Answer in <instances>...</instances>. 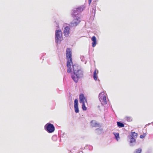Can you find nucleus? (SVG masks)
Returning <instances> with one entry per match:
<instances>
[{
  "label": "nucleus",
  "instance_id": "1",
  "mask_svg": "<svg viewBox=\"0 0 153 153\" xmlns=\"http://www.w3.org/2000/svg\"><path fill=\"white\" fill-rule=\"evenodd\" d=\"M71 52L70 48H67L66 51V57L67 60V67L68 73H71V77L75 83H77L79 79L82 78L84 76V72L82 68L78 65H73L72 60Z\"/></svg>",
  "mask_w": 153,
  "mask_h": 153
},
{
  "label": "nucleus",
  "instance_id": "2",
  "mask_svg": "<svg viewBox=\"0 0 153 153\" xmlns=\"http://www.w3.org/2000/svg\"><path fill=\"white\" fill-rule=\"evenodd\" d=\"M83 9V7H80L73 10L71 15L74 19L69 25L71 27H76L79 23L81 21L79 13L82 11Z\"/></svg>",
  "mask_w": 153,
  "mask_h": 153
},
{
  "label": "nucleus",
  "instance_id": "3",
  "mask_svg": "<svg viewBox=\"0 0 153 153\" xmlns=\"http://www.w3.org/2000/svg\"><path fill=\"white\" fill-rule=\"evenodd\" d=\"M56 42L57 44H60L62 40V32L60 30H56L55 34Z\"/></svg>",
  "mask_w": 153,
  "mask_h": 153
},
{
  "label": "nucleus",
  "instance_id": "4",
  "mask_svg": "<svg viewBox=\"0 0 153 153\" xmlns=\"http://www.w3.org/2000/svg\"><path fill=\"white\" fill-rule=\"evenodd\" d=\"M45 129L49 133L53 132L55 130L54 125L50 123H47L44 126Z\"/></svg>",
  "mask_w": 153,
  "mask_h": 153
},
{
  "label": "nucleus",
  "instance_id": "5",
  "mask_svg": "<svg viewBox=\"0 0 153 153\" xmlns=\"http://www.w3.org/2000/svg\"><path fill=\"white\" fill-rule=\"evenodd\" d=\"M99 98L102 105H104L107 104L106 97L104 94V92H102L99 94Z\"/></svg>",
  "mask_w": 153,
  "mask_h": 153
},
{
  "label": "nucleus",
  "instance_id": "6",
  "mask_svg": "<svg viewBox=\"0 0 153 153\" xmlns=\"http://www.w3.org/2000/svg\"><path fill=\"white\" fill-rule=\"evenodd\" d=\"M79 102L82 104L85 103V102H87V100L85 97L84 95L82 94H81L79 96Z\"/></svg>",
  "mask_w": 153,
  "mask_h": 153
},
{
  "label": "nucleus",
  "instance_id": "7",
  "mask_svg": "<svg viewBox=\"0 0 153 153\" xmlns=\"http://www.w3.org/2000/svg\"><path fill=\"white\" fill-rule=\"evenodd\" d=\"M129 140V144L131 146H133L135 145L136 140L134 138L131 137H128Z\"/></svg>",
  "mask_w": 153,
  "mask_h": 153
},
{
  "label": "nucleus",
  "instance_id": "8",
  "mask_svg": "<svg viewBox=\"0 0 153 153\" xmlns=\"http://www.w3.org/2000/svg\"><path fill=\"white\" fill-rule=\"evenodd\" d=\"M74 108L75 111L76 113L79 112L78 107V100L77 99H75L74 101Z\"/></svg>",
  "mask_w": 153,
  "mask_h": 153
},
{
  "label": "nucleus",
  "instance_id": "9",
  "mask_svg": "<svg viewBox=\"0 0 153 153\" xmlns=\"http://www.w3.org/2000/svg\"><path fill=\"white\" fill-rule=\"evenodd\" d=\"M69 30V27L68 26H66L64 28V33L65 36L68 37V36L70 33Z\"/></svg>",
  "mask_w": 153,
  "mask_h": 153
},
{
  "label": "nucleus",
  "instance_id": "10",
  "mask_svg": "<svg viewBox=\"0 0 153 153\" xmlns=\"http://www.w3.org/2000/svg\"><path fill=\"white\" fill-rule=\"evenodd\" d=\"M91 124L92 127H99L101 126L95 120L91 121Z\"/></svg>",
  "mask_w": 153,
  "mask_h": 153
},
{
  "label": "nucleus",
  "instance_id": "11",
  "mask_svg": "<svg viewBox=\"0 0 153 153\" xmlns=\"http://www.w3.org/2000/svg\"><path fill=\"white\" fill-rule=\"evenodd\" d=\"M91 40L93 41L92 46L93 47H95L96 45V38L95 36H93L91 38Z\"/></svg>",
  "mask_w": 153,
  "mask_h": 153
},
{
  "label": "nucleus",
  "instance_id": "12",
  "mask_svg": "<svg viewBox=\"0 0 153 153\" xmlns=\"http://www.w3.org/2000/svg\"><path fill=\"white\" fill-rule=\"evenodd\" d=\"M137 134L135 132H132L130 135L128 136V137H133V138H136L137 137Z\"/></svg>",
  "mask_w": 153,
  "mask_h": 153
},
{
  "label": "nucleus",
  "instance_id": "13",
  "mask_svg": "<svg viewBox=\"0 0 153 153\" xmlns=\"http://www.w3.org/2000/svg\"><path fill=\"white\" fill-rule=\"evenodd\" d=\"M98 71L97 69H96L93 73V78L96 81L97 80V75L98 74Z\"/></svg>",
  "mask_w": 153,
  "mask_h": 153
},
{
  "label": "nucleus",
  "instance_id": "14",
  "mask_svg": "<svg viewBox=\"0 0 153 153\" xmlns=\"http://www.w3.org/2000/svg\"><path fill=\"white\" fill-rule=\"evenodd\" d=\"M103 129L101 128H97L95 130V132L98 134H100L102 133Z\"/></svg>",
  "mask_w": 153,
  "mask_h": 153
},
{
  "label": "nucleus",
  "instance_id": "15",
  "mask_svg": "<svg viewBox=\"0 0 153 153\" xmlns=\"http://www.w3.org/2000/svg\"><path fill=\"white\" fill-rule=\"evenodd\" d=\"M124 119L128 122H131L132 121V118L131 117L126 116L125 117Z\"/></svg>",
  "mask_w": 153,
  "mask_h": 153
},
{
  "label": "nucleus",
  "instance_id": "16",
  "mask_svg": "<svg viewBox=\"0 0 153 153\" xmlns=\"http://www.w3.org/2000/svg\"><path fill=\"white\" fill-rule=\"evenodd\" d=\"M113 134L114 135L116 140L117 141H118L120 139L119 133H118L114 132Z\"/></svg>",
  "mask_w": 153,
  "mask_h": 153
},
{
  "label": "nucleus",
  "instance_id": "17",
  "mask_svg": "<svg viewBox=\"0 0 153 153\" xmlns=\"http://www.w3.org/2000/svg\"><path fill=\"white\" fill-rule=\"evenodd\" d=\"M142 150L141 148L136 149L133 153H141Z\"/></svg>",
  "mask_w": 153,
  "mask_h": 153
},
{
  "label": "nucleus",
  "instance_id": "18",
  "mask_svg": "<svg viewBox=\"0 0 153 153\" xmlns=\"http://www.w3.org/2000/svg\"><path fill=\"white\" fill-rule=\"evenodd\" d=\"M117 126L119 127H123L124 126V124L120 122H117Z\"/></svg>",
  "mask_w": 153,
  "mask_h": 153
},
{
  "label": "nucleus",
  "instance_id": "19",
  "mask_svg": "<svg viewBox=\"0 0 153 153\" xmlns=\"http://www.w3.org/2000/svg\"><path fill=\"white\" fill-rule=\"evenodd\" d=\"M82 108L83 110L86 111L87 110V108L85 106V103H82Z\"/></svg>",
  "mask_w": 153,
  "mask_h": 153
},
{
  "label": "nucleus",
  "instance_id": "20",
  "mask_svg": "<svg viewBox=\"0 0 153 153\" xmlns=\"http://www.w3.org/2000/svg\"><path fill=\"white\" fill-rule=\"evenodd\" d=\"M146 136V134L145 133H144L143 134H141L140 136V138H143L145 137Z\"/></svg>",
  "mask_w": 153,
  "mask_h": 153
},
{
  "label": "nucleus",
  "instance_id": "21",
  "mask_svg": "<svg viewBox=\"0 0 153 153\" xmlns=\"http://www.w3.org/2000/svg\"><path fill=\"white\" fill-rule=\"evenodd\" d=\"M66 134L64 133L63 134H62L61 136V137L62 138H65V137L66 136Z\"/></svg>",
  "mask_w": 153,
  "mask_h": 153
},
{
  "label": "nucleus",
  "instance_id": "22",
  "mask_svg": "<svg viewBox=\"0 0 153 153\" xmlns=\"http://www.w3.org/2000/svg\"><path fill=\"white\" fill-rule=\"evenodd\" d=\"M76 149H77V148L76 147H74V149H72L71 151V153H72V152H75V150H76Z\"/></svg>",
  "mask_w": 153,
  "mask_h": 153
},
{
  "label": "nucleus",
  "instance_id": "23",
  "mask_svg": "<svg viewBox=\"0 0 153 153\" xmlns=\"http://www.w3.org/2000/svg\"><path fill=\"white\" fill-rule=\"evenodd\" d=\"M93 9L94 10V13H95V10H96V6H95L93 8Z\"/></svg>",
  "mask_w": 153,
  "mask_h": 153
},
{
  "label": "nucleus",
  "instance_id": "24",
  "mask_svg": "<svg viewBox=\"0 0 153 153\" xmlns=\"http://www.w3.org/2000/svg\"><path fill=\"white\" fill-rule=\"evenodd\" d=\"M91 1L92 0H88V4H89V5H90L91 3Z\"/></svg>",
  "mask_w": 153,
  "mask_h": 153
},
{
  "label": "nucleus",
  "instance_id": "25",
  "mask_svg": "<svg viewBox=\"0 0 153 153\" xmlns=\"http://www.w3.org/2000/svg\"><path fill=\"white\" fill-rule=\"evenodd\" d=\"M79 153H83L82 152H79Z\"/></svg>",
  "mask_w": 153,
  "mask_h": 153
}]
</instances>
